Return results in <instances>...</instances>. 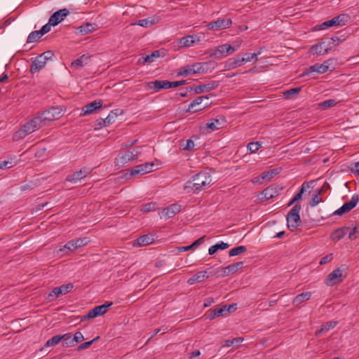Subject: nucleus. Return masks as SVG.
I'll return each instance as SVG.
<instances>
[{"instance_id":"1","label":"nucleus","mask_w":359,"mask_h":359,"mask_svg":"<svg viewBox=\"0 0 359 359\" xmlns=\"http://www.w3.org/2000/svg\"><path fill=\"white\" fill-rule=\"evenodd\" d=\"M212 184V176L208 171H201L194 175L191 180L187 181L184 186V190L187 193H198L202 190L206 189Z\"/></svg>"},{"instance_id":"2","label":"nucleus","mask_w":359,"mask_h":359,"mask_svg":"<svg viewBox=\"0 0 359 359\" xmlns=\"http://www.w3.org/2000/svg\"><path fill=\"white\" fill-rule=\"evenodd\" d=\"M45 126L39 115L34 117L30 121L25 123L18 131L13 135L14 141H19L25 138L27 135Z\"/></svg>"},{"instance_id":"3","label":"nucleus","mask_w":359,"mask_h":359,"mask_svg":"<svg viewBox=\"0 0 359 359\" xmlns=\"http://www.w3.org/2000/svg\"><path fill=\"white\" fill-rule=\"evenodd\" d=\"M301 205L295 204L287 215V227L291 231H294L302 224L299 217Z\"/></svg>"},{"instance_id":"4","label":"nucleus","mask_w":359,"mask_h":359,"mask_svg":"<svg viewBox=\"0 0 359 359\" xmlns=\"http://www.w3.org/2000/svg\"><path fill=\"white\" fill-rule=\"evenodd\" d=\"M62 111L61 108L54 107L43 111L39 116L43 122V125L46 126H48L51 122L59 119L62 116Z\"/></svg>"},{"instance_id":"5","label":"nucleus","mask_w":359,"mask_h":359,"mask_svg":"<svg viewBox=\"0 0 359 359\" xmlns=\"http://www.w3.org/2000/svg\"><path fill=\"white\" fill-rule=\"evenodd\" d=\"M350 20V16L348 14H340L337 17L333 18L330 20H327L322 24L319 25L318 29L323 30L332 26H341L346 25Z\"/></svg>"},{"instance_id":"6","label":"nucleus","mask_w":359,"mask_h":359,"mask_svg":"<svg viewBox=\"0 0 359 359\" xmlns=\"http://www.w3.org/2000/svg\"><path fill=\"white\" fill-rule=\"evenodd\" d=\"M344 278V269L341 267H339L327 276L325 283L328 286H333L341 283Z\"/></svg>"},{"instance_id":"7","label":"nucleus","mask_w":359,"mask_h":359,"mask_svg":"<svg viewBox=\"0 0 359 359\" xmlns=\"http://www.w3.org/2000/svg\"><path fill=\"white\" fill-rule=\"evenodd\" d=\"M208 100L209 97L207 95L198 97L189 104L187 111L196 112L205 109L210 104Z\"/></svg>"},{"instance_id":"8","label":"nucleus","mask_w":359,"mask_h":359,"mask_svg":"<svg viewBox=\"0 0 359 359\" xmlns=\"http://www.w3.org/2000/svg\"><path fill=\"white\" fill-rule=\"evenodd\" d=\"M232 21L230 18H218L215 21L209 22L206 27L209 30L218 31L231 27Z\"/></svg>"},{"instance_id":"9","label":"nucleus","mask_w":359,"mask_h":359,"mask_svg":"<svg viewBox=\"0 0 359 359\" xmlns=\"http://www.w3.org/2000/svg\"><path fill=\"white\" fill-rule=\"evenodd\" d=\"M359 202V196L357 194L352 196L350 201L345 203L341 208L333 212V215L341 216L353 209Z\"/></svg>"},{"instance_id":"10","label":"nucleus","mask_w":359,"mask_h":359,"mask_svg":"<svg viewBox=\"0 0 359 359\" xmlns=\"http://www.w3.org/2000/svg\"><path fill=\"white\" fill-rule=\"evenodd\" d=\"M113 304L112 302H109L107 304H102L100 306H95L87 313V315L83 317V319H90L94 318L100 316H102L107 313V309Z\"/></svg>"},{"instance_id":"11","label":"nucleus","mask_w":359,"mask_h":359,"mask_svg":"<svg viewBox=\"0 0 359 359\" xmlns=\"http://www.w3.org/2000/svg\"><path fill=\"white\" fill-rule=\"evenodd\" d=\"M330 65H331L330 60H326L322 64H315V65L309 67V68H308L306 70L304 75H307L311 72H316L318 74H323L328 70Z\"/></svg>"},{"instance_id":"12","label":"nucleus","mask_w":359,"mask_h":359,"mask_svg":"<svg viewBox=\"0 0 359 359\" xmlns=\"http://www.w3.org/2000/svg\"><path fill=\"white\" fill-rule=\"evenodd\" d=\"M154 164L153 163H146L136 165L130 170V175L133 176L137 174L144 175L154 170Z\"/></svg>"},{"instance_id":"13","label":"nucleus","mask_w":359,"mask_h":359,"mask_svg":"<svg viewBox=\"0 0 359 359\" xmlns=\"http://www.w3.org/2000/svg\"><path fill=\"white\" fill-rule=\"evenodd\" d=\"M69 13L67 8L60 9L55 12L49 18V23L53 26H55L61 22L65 17Z\"/></svg>"},{"instance_id":"14","label":"nucleus","mask_w":359,"mask_h":359,"mask_svg":"<svg viewBox=\"0 0 359 359\" xmlns=\"http://www.w3.org/2000/svg\"><path fill=\"white\" fill-rule=\"evenodd\" d=\"M218 86V81H212L207 83L196 86L191 88V89H194L196 94H200L205 92H210L217 88Z\"/></svg>"},{"instance_id":"15","label":"nucleus","mask_w":359,"mask_h":359,"mask_svg":"<svg viewBox=\"0 0 359 359\" xmlns=\"http://www.w3.org/2000/svg\"><path fill=\"white\" fill-rule=\"evenodd\" d=\"M118 109L111 111L105 118H101L97 121V126L100 128L107 126L115 122L118 113Z\"/></svg>"},{"instance_id":"16","label":"nucleus","mask_w":359,"mask_h":359,"mask_svg":"<svg viewBox=\"0 0 359 359\" xmlns=\"http://www.w3.org/2000/svg\"><path fill=\"white\" fill-rule=\"evenodd\" d=\"M226 123L225 118L222 116H217L215 118L210 120L207 123V128L210 130L214 131L222 128Z\"/></svg>"},{"instance_id":"17","label":"nucleus","mask_w":359,"mask_h":359,"mask_svg":"<svg viewBox=\"0 0 359 359\" xmlns=\"http://www.w3.org/2000/svg\"><path fill=\"white\" fill-rule=\"evenodd\" d=\"M89 173L90 171L88 169L83 168L79 171L74 172L72 175H68L66 180L70 182L76 183L86 177Z\"/></svg>"},{"instance_id":"18","label":"nucleus","mask_w":359,"mask_h":359,"mask_svg":"<svg viewBox=\"0 0 359 359\" xmlns=\"http://www.w3.org/2000/svg\"><path fill=\"white\" fill-rule=\"evenodd\" d=\"M181 210V205L178 204H172L170 206L163 208L161 212V217H164L165 218H171L174 217L177 213L180 212Z\"/></svg>"},{"instance_id":"19","label":"nucleus","mask_w":359,"mask_h":359,"mask_svg":"<svg viewBox=\"0 0 359 359\" xmlns=\"http://www.w3.org/2000/svg\"><path fill=\"white\" fill-rule=\"evenodd\" d=\"M102 105L101 100H95L82 108V112L81 115L85 116L93 113L96 109L100 108Z\"/></svg>"},{"instance_id":"20","label":"nucleus","mask_w":359,"mask_h":359,"mask_svg":"<svg viewBox=\"0 0 359 359\" xmlns=\"http://www.w3.org/2000/svg\"><path fill=\"white\" fill-rule=\"evenodd\" d=\"M279 194V191L278 189V187L276 186H270L267 188H266L264 190H263L261 192V195L262 197V199L269 200L271 198H273L276 196H277Z\"/></svg>"},{"instance_id":"21","label":"nucleus","mask_w":359,"mask_h":359,"mask_svg":"<svg viewBox=\"0 0 359 359\" xmlns=\"http://www.w3.org/2000/svg\"><path fill=\"white\" fill-rule=\"evenodd\" d=\"M154 241V238L153 235H144L139 237L137 240L133 243L134 247H140V246H146L151 244Z\"/></svg>"},{"instance_id":"22","label":"nucleus","mask_w":359,"mask_h":359,"mask_svg":"<svg viewBox=\"0 0 359 359\" xmlns=\"http://www.w3.org/2000/svg\"><path fill=\"white\" fill-rule=\"evenodd\" d=\"M199 41L200 39L198 38L196 39L195 36L188 35L181 38L178 43L181 48H188L192 46L196 42H198Z\"/></svg>"},{"instance_id":"23","label":"nucleus","mask_w":359,"mask_h":359,"mask_svg":"<svg viewBox=\"0 0 359 359\" xmlns=\"http://www.w3.org/2000/svg\"><path fill=\"white\" fill-rule=\"evenodd\" d=\"M140 151L138 149H135L133 151H128L120 157L121 163L123 164L127 163L130 161H134L138 156Z\"/></svg>"},{"instance_id":"24","label":"nucleus","mask_w":359,"mask_h":359,"mask_svg":"<svg viewBox=\"0 0 359 359\" xmlns=\"http://www.w3.org/2000/svg\"><path fill=\"white\" fill-rule=\"evenodd\" d=\"M46 62L45 61V59L41 57V56H37L34 60L32 61L30 72L32 73H36L39 72L42 68L45 67L46 65Z\"/></svg>"},{"instance_id":"25","label":"nucleus","mask_w":359,"mask_h":359,"mask_svg":"<svg viewBox=\"0 0 359 359\" xmlns=\"http://www.w3.org/2000/svg\"><path fill=\"white\" fill-rule=\"evenodd\" d=\"M227 56L226 44L217 46L213 49L210 53V57L214 59L220 60Z\"/></svg>"},{"instance_id":"26","label":"nucleus","mask_w":359,"mask_h":359,"mask_svg":"<svg viewBox=\"0 0 359 359\" xmlns=\"http://www.w3.org/2000/svg\"><path fill=\"white\" fill-rule=\"evenodd\" d=\"M90 61V56L88 55H83L79 58L74 60L71 67L74 69H78L87 65Z\"/></svg>"},{"instance_id":"27","label":"nucleus","mask_w":359,"mask_h":359,"mask_svg":"<svg viewBox=\"0 0 359 359\" xmlns=\"http://www.w3.org/2000/svg\"><path fill=\"white\" fill-rule=\"evenodd\" d=\"M349 231V228L344 226L336 229L330 236V238L333 241H339Z\"/></svg>"},{"instance_id":"28","label":"nucleus","mask_w":359,"mask_h":359,"mask_svg":"<svg viewBox=\"0 0 359 359\" xmlns=\"http://www.w3.org/2000/svg\"><path fill=\"white\" fill-rule=\"evenodd\" d=\"M311 297V292H302L300 294L297 295L293 301L292 304L295 306H299L301 304L304 302L305 301L309 300Z\"/></svg>"},{"instance_id":"29","label":"nucleus","mask_w":359,"mask_h":359,"mask_svg":"<svg viewBox=\"0 0 359 359\" xmlns=\"http://www.w3.org/2000/svg\"><path fill=\"white\" fill-rule=\"evenodd\" d=\"M77 249L76 245L74 240L69 241L67 244H65L62 248H60L57 251V255H59L60 253L64 252L65 254H68L74 250ZM63 254H61L62 255Z\"/></svg>"},{"instance_id":"30","label":"nucleus","mask_w":359,"mask_h":359,"mask_svg":"<svg viewBox=\"0 0 359 359\" xmlns=\"http://www.w3.org/2000/svg\"><path fill=\"white\" fill-rule=\"evenodd\" d=\"M208 278L206 276V271H200L194 275L193 277L190 278L187 283L189 285H194L195 283H201Z\"/></svg>"},{"instance_id":"31","label":"nucleus","mask_w":359,"mask_h":359,"mask_svg":"<svg viewBox=\"0 0 359 359\" xmlns=\"http://www.w3.org/2000/svg\"><path fill=\"white\" fill-rule=\"evenodd\" d=\"M229 247V245L226 243H224L221 241L219 243H217L212 246H211L208 249V253L209 255H212L216 253L219 250H225Z\"/></svg>"},{"instance_id":"32","label":"nucleus","mask_w":359,"mask_h":359,"mask_svg":"<svg viewBox=\"0 0 359 359\" xmlns=\"http://www.w3.org/2000/svg\"><path fill=\"white\" fill-rule=\"evenodd\" d=\"M336 41H339L337 37H336V39L331 38L327 41H323L319 44L322 46V49L323 50L324 53L327 54L333 46H336V44H334Z\"/></svg>"},{"instance_id":"33","label":"nucleus","mask_w":359,"mask_h":359,"mask_svg":"<svg viewBox=\"0 0 359 359\" xmlns=\"http://www.w3.org/2000/svg\"><path fill=\"white\" fill-rule=\"evenodd\" d=\"M62 341V346L64 347L72 346L75 344L73 337L70 333H67L61 336Z\"/></svg>"},{"instance_id":"34","label":"nucleus","mask_w":359,"mask_h":359,"mask_svg":"<svg viewBox=\"0 0 359 359\" xmlns=\"http://www.w3.org/2000/svg\"><path fill=\"white\" fill-rule=\"evenodd\" d=\"M79 32L82 34H87L95 30V27L90 23H85L81 25L79 28Z\"/></svg>"},{"instance_id":"35","label":"nucleus","mask_w":359,"mask_h":359,"mask_svg":"<svg viewBox=\"0 0 359 359\" xmlns=\"http://www.w3.org/2000/svg\"><path fill=\"white\" fill-rule=\"evenodd\" d=\"M246 250H247V248L245 246L240 245V246L233 248L231 250H230L229 252V255L230 257L237 256V255H241V254L245 252Z\"/></svg>"},{"instance_id":"36","label":"nucleus","mask_w":359,"mask_h":359,"mask_svg":"<svg viewBox=\"0 0 359 359\" xmlns=\"http://www.w3.org/2000/svg\"><path fill=\"white\" fill-rule=\"evenodd\" d=\"M147 87L149 90H153L154 92H158L161 90V80H156L150 81L147 83Z\"/></svg>"},{"instance_id":"37","label":"nucleus","mask_w":359,"mask_h":359,"mask_svg":"<svg viewBox=\"0 0 359 359\" xmlns=\"http://www.w3.org/2000/svg\"><path fill=\"white\" fill-rule=\"evenodd\" d=\"M259 54H261V51H259L257 53H245L244 57L241 58V61H243L244 63L251 61L256 62L258 60L257 56Z\"/></svg>"},{"instance_id":"38","label":"nucleus","mask_w":359,"mask_h":359,"mask_svg":"<svg viewBox=\"0 0 359 359\" xmlns=\"http://www.w3.org/2000/svg\"><path fill=\"white\" fill-rule=\"evenodd\" d=\"M306 187L309 188V186L308 183L304 182L302 184L300 191L293 197V198L288 203L289 206L291 205L292 203H294L295 201H299V199L302 198V194H304Z\"/></svg>"},{"instance_id":"39","label":"nucleus","mask_w":359,"mask_h":359,"mask_svg":"<svg viewBox=\"0 0 359 359\" xmlns=\"http://www.w3.org/2000/svg\"><path fill=\"white\" fill-rule=\"evenodd\" d=\"M243 266V262H238L229 265L228 266H226V269L228 270V272H230V274H233L236 273L237 271H238L240 269H241Z\"/></svg>"},{"instance_id":"40","label":"nucleus","mask_w":359,"mask_h":359,"mask_svg":"<svg viewBox=\"0 0 359 359\" xmlns=\"http://www.w3.org/2000/svg\"><path fill=\"white\" fill-rule=\"evenodd\" d=\"M278 173V172L277 171L276 169H273L269 171H265L261 175L260 178L262 180L268 181L270 180L275 175H276Z\"/></svg>"},{"instance_id":"41","label":"nucleus","mask_w":359,"mask_h":359,"mask_svg":"<svg viewBox=\"0 0 359 359\" xmlns=\"http://www.w3.org/2000/svg\"><path fill=\"white\" fill-rule=\"evenodd\" d=\"M243 341L242 337H236L232 339L225 340L224 344H222V347H230L233 346L234 344H240Z\"/></svg>"},{"instance_id":"42","label":"nucleus","mask_w":359,"mask_h":359,"mask_svg":"<svg viewBox=\"0 0 359 359\" xmlns=\"http://www.w3.org/2000/svg\"><path fill=\"white\" fill-rule=\"evenodd\" d=\"M243 61L240 58H231L228 60V66L229 69H234L237 67L243 65Z\"/></svg>"},{"instance_id":"43","label":"nucleus","mask_w":359,"mask_h":359,"mask_svg":"<svg viewBox=\"0 0 359 359\" xmlns=\"http://www.w3.org/2000/svg\"><path fill=\"white\" fill-rule=\"evenodd\" d=\"M157 208V204L155 202L148 203L144 205L141 208V212H149L151 211H154Z\"/></svg>"},{"instance_id":"44","label":"nucleus","mask_w":359,"mask_h":359,"mask_svg":"<svg viewBox=\"0 0 359 359\" xmlns=\"http://www.w3.org/2000/svg\"><path fill=\"white\" fill-rule=\"evenodd\" d=\"M337 104V102L334 100H327L318 104L319 107L326 109L332 107H334Z\"/></svg>"},{"instance_id":"45","label":"nucleus","mask_w":359,"mask_h":359,"mask_svg":"<svg viewBox=\"0 0 359 359\" xmlns=\"http://www.w3.org/2000/svg\"><path fill=\"white\" fill-rule=\"evenodd\" d=\"M42 36L38 31L31 32L27 39V43H33L37 41Z\"/></svg>"},{"instance_id":"46","label":"nucleus","mask_w":359,"mask_h":359,"mask_svg":"<svg viewBox=\"0 0 359 359\" xmlns=\"http://www.w3.org/2000/svg\"><path fill=\"white\" fill-rule=\"evenodd\" d=\"M61 341H62L61 336L55 335L46 341L45 346H46V347L54 346L57 345V344H59Z\"/></svg>"},{"instance_id":"47","label":"nucleus","mask_w":359,"mask_h":359,"mask_svg":"<svg viewBox=\"0 0 359 359\" xmlns=\"http://www.w3.org/2000/svg\"><path fill=\"white\" fill-rule=\"evenodd\" d=\"M194 142L191 139L184 141L180 144V147L182 148L184 150L187 151L192 150L194 148Z\"/></svg>"},{"instance_id":"48","label":"nucleus","mask_w":359,"mask_h":359,"mask_svg":"<svg viewBox=\"0 0 359 359\" xmlns=\"http://www.w3.org/2000/svg\"><path fill=\"white\" fill-rule=\"evenodd\" d=\"M205 65H206V63H196L192 65H190V67L192 70L193 74L203 72V66Z\"/></svg>"},{"instance_id":"49","label":"nucleus","mask_w":359,"mask_h":359,"mask_svg":"<svg viewBox=\"0 0 359 359\" xmlns=\"http://www.w3.org/2000/svg\"><path fill=\"white\" fill-rule=\"evenodd\" d=\"M301 90V88H294L290 89L284 93V95L287 98H292L295 97Z\"/></svg>"},{"instance_id":"50","label":"nucleus","mask_w":359,"mask_h":359,"mask_svg":"<svg viewBox=\"0 0 359 359\" xmlns=\"http://www.w3.org/2000/svg\"><path fill=\"white\" fill-rule=\"evenodd\" d=\"M311 53L313 55H320L325 54L324 53L323 50L322 49V46L320 44H316V45L313 46L311 48Z\"/></svg>"},{"instance_id":"51","label":"nucleus","mask_w":359,"mask_h":359,"mask_svg":"<svg viewBox=\"0 0 359 359\" xmlns=\"http://www.w3.org/2000/svg\"><path fill=\"white\" fill-rule=\"evenodd\" d=\"M160 57V52L158 50L154 51L151 54L147 55L144 57V62H152L155 58Z\"/></svg>"},{"instance_id":"52","label":"nucleus","mask_w":359,"mask_h":359,"mask_svg":"<svg viewBox=\"0 0 359 359\" xmlns=\"http://www.w3.org/2000/svg\"><path fill=\"white\" fill-rule=\"evenodd\" d=\"M61 293L60 287H55L51 292L49 293L48 297L50 301L55 299Z\"/></svg>"},{"instance_id":"53","label":"nucleus","mask_w":359,"mask_h":359,"mask_svg":"<svg viewBox=\"0 0 359 359\" xmlns=\"http://www.w3.org/2000/svg\"><path fill=\"white\" fill-rule=\"evenodd\" d=\"M260 147L261 144L259 142H250L248 144L247 148L251 153H255L260 148Z\"/></svg>"},{"instance_id":"54","label":"nucleus","mask_w":359,"mask_h":359,"mask_svg":"<svg viewBox=\"0 0 359 359\" xmlns=\"http://www.w3.org/2000/svg\"><path fill=\"white\" fill-rule=\"evenodd\" d=\"M193 74L192 70L190 67V66H186L182 69H180L179 72L177 73V76H187Z\"/></svg>"},{"instance_id":"55","label":"nucleus","mask_w":359,"mask_h":359,"mask_svg":"<svg viewBox=\"0 0 359 359\" xmlns=\"http://www.w3.org/2000/svg\"><path fill=\"white\" fill-rule=\"evenodd\" d=\"M74 241L77 248L86 245L89 242L88 238H79L74 240Z\"/></svg>"},{"instance_id":"56","label":"nucleus","mask_w":359,"mask_h":359,"mask_svg":"<svg viewBox=\"0 0 359 359\" xmlns=\"http://www.w3.org/2000/svg\"><path fill=\"white\" fill-rule=\"evenodd\" d=\"M74 285L72 283H68L60 286L62 294H65L71 292L73 289Z\"/></svg>"},{"instance_id":"57","label":"nucleus","mask_w":359,"mask_h":359,"mask_svg":"<svg viewBox=\"0 0 359 359\" xmlns=\"http://www.w3.org/2000/svg\"><path fill=\"white\" fill-rule=\"evenodd\" d=\"M98 339V337H95V339H93V340L90 341H87V342H84L81 344H80L78 348H77V350L78 351H81V350H83V349H86V348H88L90 346V345L95 341H97Z\"/></svg>"},{"instance_id":"58","label":"nucleus","mask_w":359,"mask_h":359,"mask_svg":"<svg viewBox=\"0 0 359 359\" xmlns=\"http://www.w3.org/2000/svg\"><path fill=\"white\" fill-rule=\"evenodd\" d=\"M337 325V322L335 321H329L325 323L322 325L323 330H325V332H327L330 330L331 329H333Z\"/></svg>"},{"instance_id":"59","label":"nucleus","mask_w":359,"mask_h":359,"mask_svg":"<svg viewBox=\"0 0 359 359\" xmlns=\"http://www.w3.org/2000/svg\"><path fill=\"white\" fill-rule=\"evenodd\" d=\"M319 193L320 191H318V193L313 196L310 203L311 206H316L322 201L321 198L319 197Z\"/></svg>"},{"instance_id":"60","label":"nucleus","mask_w":359,"mask_h":359,"mask_svg":"<svg viewBox=\"0 0 359 359\" xmlns=\"http://www.w3.org/2000/svg\"><path fill=\"white\" fill-rule=\"evenodd\" d=\"M215 311L216 312L217 316H224L227 313L228 310H226V305L222 306L221 308L215 309Z\"/></svg>"},{"instance_id":"61","label":"nucleus","mask_w":359,"mask_h":359,"mask_svg":"<svg viewBox=\"0 0 359 359\" xmlns=\"http://www.w3.org/2000/svg\"><path fill=\"white\" fill-rule=\"evenodd\" d=\"M54 54L52 51H46L43 53L39 55L41 57L45 59V61L47 62L48 60H51L53 57Z\"/></svg>"},{"instance_id":"62","label":"nucleus","mask_w":359,"mask_h":359,"mask_svg":"<svg viewBox=\"0 0 359 359\" xmlns=\"http://www.w3.org/2000/svg\"><path fill=\"white\" fill-rule=\"evenodd\" d=\"M134 25H138L143 27H147L151 25H152V22L149 20L148 19H142L140 20L137 23H135Z\"/></svg>"},{"instance_id":"63","label":"nucleus","mask_w":359,"mask_h":359,"mask_svg":"<svg viewBox=\"0 0 359 359\" xmlns=\"http://www.w3.org/2000/svg\"><path fill=\"white\" fill-rule=\"evenodd\" d=\"M51 26H53L52 25H50L49 22L46 24L45 25H43L42 27V28L39 30V32H40L41 35L43 36L45 34L48 33V32H50V28H51Z\"/></svg>"},{"instance_id":"64","label":"nucleus","mask_w":359,"mask_h":359,"mask_svg":"<svg viewBox=\"0 0 359 359\" xmlns=\"http://www.w3.org/2000/svg\"><path fill=\"white\" fill-rule=\"evenodd\" d=\"M73 340L74 341L75 344L81 342L83 340H84L83 335L82 334L81 332H76L74 334V337H73Z\"/></svg>"}]
</instances>
